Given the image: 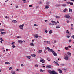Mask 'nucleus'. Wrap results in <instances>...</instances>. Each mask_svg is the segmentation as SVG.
Wrapping results in <instances>:
<instances>
[{"mask_svg": "<svg viewBox=\"0 0 74 74\" xmlns=\"http://www.w3.org/2000/svg\"><path fill=\"white\" fill-rule=\"evenodd\" d=\"M45 49L47 51H48V50L49 52H51L53 54L54 56H57V54H56V53L52 49H50L49 47H46L45 48Z\"/></svg>", "mask_w": 74, "mask_h": 74, "instance_id": "obj_1", "label": "nucleus"}, {"mask_svg": "<svg viewBox=\"0 0 74 74\" xmlns=\"http://www.w3.org/2000/svg\"><path fill=\"white\" fill-rule=\"evenodd\" d=\"M48 72L50 74H58L55 71H52L50 70H48Z\"/></svg>", "mask_w": 74, "mask_h": 74, "instance_id": "obj_2", "label": "nucleus"}, {"mask_svg": "<svg viewBox=\"0 0 74 74\" xmlns=\"http://www.w3.org/2000/svg\"><path fill=\"white\" fill-rule=\"evenodd\" d=\"M51 22L53 23L52 24V23H50L49 25H57V23L55 21H51Z\"/></svg>", "mask_w": 74, "mask_h": 74, "instance_id": "obj_3", "label": "nucleus"}, {"mask_svg": "<svg viewBox=\"0 0 74 74\" xmlns=\"http://www.w3.org/2000/svg\"><path fill=\"white\" fill-rule=\"evenodd\" d=\"M25 26V24H23L21 25H19L18 27L20 29H21V30H23V26Z\"/></svg>", "mask_w": 74, "mask_h": 74, "instance_id": "obj_4", "label": "nucleus"}, {"mask_svg": "<svg viewBox=\"0 0 74 74\" xmlns=\"http://www.w3.org/2000/svg\"><path fill=\"white\" fill-rule=\"evenodd\" d=\"M64 56V59L65 60H68L70 59V57H69L67 55H66L65 56Z\"/></svg>", "mask_w": 74, "mask_h": 74, "instance_id": "obj_5", "label": "nucleus"}, {"mask_svg": "<svg viewBox=\"0 0 74 74\" xmlns=\"http://www.w3.org/2000/svg\"><path fill=\"white\" fill-rule=\"evenodd\" d=\"M40 58L41 59V60H40V62L42 63H45V60L42 59L41 57H40Z\"/></svg>", "mask_w": 74, "mask_h": 74, "instance_id": "obj_6", "label": "nucleus"}, {"mask_svg": "<svg viewBox=\"0 0 74 74\" xmlns=\"http://www.w3.org/2000/svg\"><path fill=\"white\" fill-rule=\"evenodd\" d=\"M64 18H67V19H69L70 18V15H69V14H66L65 15Z\"/></svg>", "mask_w": 74, "mask_h": 74, "instance_id": "obj_7", "label": "nucleus"}, {"mask_svg": "<svg viewBox=\"0 0 74 74\" xmlns=\"http://www.w3.org/2000/svg\"><path fill=\"white\" fill-rule=\"evenodd\" d=\"M44 42H45L46 44H51V42L49 41H46Z\"/></svg>", "mask_w": 74, "mask_h": 74, "instance_id": "obj_8", "label": "nucleus"}, {"mask_svg": "<svg viewBox=\"0 0 74 74\" xmlns=\"http://www.w3.org/2000/svg\"><path fill=\"white\" fill-rule=\"evenodd\" d=\"M18 43H20V44H22V43L23 42V41L20 40H18Z\"/></svg>", "mask_w": 74, "mask_h": 74, "instance_id": "obj_9", "label": "nucleus"}, {"mask_svg": "<svg viewBox=\"0 0 74 74\" xmlns=\"http://www.w3.org/2000/svg\"><path fill=\"white\" fill-rule=\"evenodd\" d=\"M67 54L69 55V56H71V53L70 52H67Z\"/></svg>", "mask_w": 74, "mask_h": 74, "instance_id": "obj_10", "label": "nucleus"}, {"mask_svg": "<svg viewBox=\"0 0 74 74\" xmlns=\"http://www.w3.org/2000/svg\"><path fill=\"white\" fill-rule=\"evenodd\" d=\"M58 71L60 73H62L63 71H62V70H60V69H58Z\"/></svg>", "mask_w": 74, "mask_h": 74, "instance_id": "obj_11", "label": "nucleus"}, {"mask_svg": "<svg viewBox=\"0 0 74 74\" xmlns=\"http://www.w3.org/2000/svg\"><path fill=\"white\" fill-rule=\"evenodd\" d=\"M54 63H55V64H56V65H57L58 66H59V64H58V63L56 62L55 61L53 62Z\"/></svg>", "mask_w": 74, "mask_h": 74, "instance_id": "obj_12", "label": "nucleus"}, {"mask_svg": "<svg viewBox=\"0 0 74 74\" xmlns=\"http://www.w3.org/2000/svg\"><path fill=\"white\" fill-rule=\"evenodd\" d=\"M11 73L12 74H15V71H12L11 72Z\"/></svg>", "mask_w": 74, "mask_h": 74, "instance_id": "obj_13", "label": "nucleus"}, {"mask_svg": "<svg viewBox=\"0 0 74 74\" xmlns=\"http://www.w3.org/2000/svg\"><path fill=\"white\" fill-rule=\"evenodd\" d=\"M31 56H32V57H36V55L33 54H31Z\"/></svg>", "mask_w": 74, "mask_h": 74, "instance_id": "obj_14", "label": "nucleus"}, {"mask_svg": "<svg viewBox=\"0 0 74 74\" xmlns=\"http://www.w3.org/2000/svg\"><path fill=\"white\" fill-rule=\"evenodd\" d=\"M22 1L24 3H27L26 0H22Z\"/></svg>", "mask_w": 74, "mask_h": 74, "instance_id": "obj_15", "label": "nucleus"}, {"mask_svg": "<svg viewBox=\"0 0 74 74\" xmlns=\"http://www.w3.org/2000/svg\"><path fill=\"white\" fill-rule=\"evenodd\" d=\"M56 18L57 19H60V17L58 16H56Z\"/></svg>", "mask_w": 74, "mask_h": 74, "instance_id": "obj_16", "label": "nucleus"}, {"mask_svg": "<svg viewBox=\"0 0 74 74\" xmlns=\"http://www.w3.org/2000/svg\"><path fill=\"white\" fill-rule=\"evenodd\" d=\"M67 11V9L66 8H65L64 9L63 12H66Z\"/></svg>", "mask_w": 74, "mask_h": 74, "instance_id": "obj_17", "label": "nucleus"}, {"mask_svg": "<svg viewBox=\"0 0 74 74\" xmlns=\"http://www.w3.org/2000/svg\"><path fill=\"white\" fill-rule=\"evenodd\" d=\"M5 63L6 64H10V63L8 62H5Z\"/></svg>", "mask_w": 74, "mask_h": 74, "instance_id": "obj_18", "label": "nucleus"}, {"mask_svg": "<svg viewBox=\"0 0 74 74\" xmlns=\"http://www.w3.org/2000/svg\"><path fill=\"white\" fill-rule=\"evenodd\" d=\"M37 52L38 53H41V52H42V50H38L37 51Z\"/></svg>", "mask_w": 74, "mask_h": 74, "instance_id": "obj_19", "label": "nucleus"}, {"mask_svg": "<svg viewBox=\"0 0 74 74\" xmlns=\"http://www.w3.org/2000/svg\"><path fill=\"white\" fill-rule=\"evenodd\" d=\"M34 37H35V38H38V35L36 34L34 35Z\"/></svg>", "mask_w": 74, "mask_h": 74, "instance_id": "obj_20", "label": "nucleus"}, {"mask_svg": "<svg viewBox=\"0 0 74 74\" xmlns=\"http://www.w3.org/2000/svg\"><path fill=\"white\" fill-rule=\"evenodd\" d=\"M5 33H6V32H1V34H2L3 35L5 34Z\"/></svg>", "mask_w": 74, "mask_h": 74, "instance_id": "obj_21", "label": "nucleus"}, {"mask_svg": "<svg viewBox=\"0 0 74 74\" xmlns=\"http://www.w3.org/2000/svg\"><path fill=\"white\" fill-rule=\"evenodd\" d=\"M34 67L36 68L38 67V65L37 64H36L34 65Z\"/></svg>", "mask_w": 74, "mask_h": 74, "instance_id": "obj_22", "label": "nucleus"}, {"mask_svg": "<svg viewBox=\"0 0 74 74\" xmlns=\"http://www.w3.org/2000/svg\"><path fill=\"white\" fill-rule=\"evenodd\" d=\"M12 22H13V23H17V21L16 20H13Z\"/></svg>", "mask_w": 74, "mask_h": 74, "instance_id": "obj_23", "label": "nucleus"}, {"mask_svg": "<svg viewBox=\"0 0 74 74\" xmlns=\"http://www.w3.org/2000/svg\"><path fill=\"white\" fill-rule=\"evenodd\" d=\"M27 58L28 59H30L31 58V57L30 56H27Z\"/></svg>", "mask_w": 74, "mask_h": 74, "instance_id": "obj_24", "label": "nucleus"}, {"mask_svg": "<svg viewBox=\"0 0 74 74\" xmlns=\"http://www.w3.org/2000/svg\"><path fill=\"white\" fill-rule=\"evenodd\" d=\"M53 33V32H52V30H51L49 31V33L50 34H52Z\"/></svg>", "mask_w": 74, "mask_h": 74, "instance_id": "obj_25", "label": "nucleus"}, {"mask_svg": "<svg viewBox=\"0 0 74 74\" xmlns=\"http://www.w3.org/2000/svg\"><path fill=\"white\" fill-rule=\"evenodd\" d=\"M30 45H31V46H34V44H33V43H31L30 44Z\"/></svg>", "mask_w": 74, "mask_h": 74, "instance_id": "obj_26", "label": "nucleus"}, {"mask_svg": "<svg viewBox=\"0 0 74 74\" xmlns=\"http://www.w3.org/2000/svg\"><path fill=\"white\" fill-rule=\"evenodd\" d=\"M48 68H51L52 67L51 65H48L47 66Z\"/></svg>", "mask_w": 74, "mask_h": 74, "instance_id": "obj_27", "label": "nucleus"}, {"mask_svg": "<svg viewBox=\"0 0 74 74\" xmlns=\"http://www.w3.org/2000/svg\"><path fill=\"white\" fill-rule=\"evenodd\" d=\"M43 71H44V70L42 69H40V72H43Z\"/></svg>", "mask_w": 74, "mask_h": 74, "instance_id": "obj_28", "label": "nucleus"}, {"mask_svg": "<svg viewBox=\"0 0 74 74\" xmlns=\"http://www.w3.org/2000/svg\"><path fill=\"white\" fill-rule=\"evenodd\" d=\"M62 70H63V71H66V70H67V69H65V68H62Z\"/></svg>", "mask_w": 74, "mask_h": 74, "instance_id": "obj_29", "label": "nucleus"}, {"mask_svg": "<svg viewBox=\"0 0 74 74\" xmlns=\"http://www.w3.org/2000/svg\"><path fill=\"white\" fill-rule=\"evenodd\" d=\"M69 4L70 5H73V3H72L71 2H70Z\"/></svg>", "mask_w": 74, "mask_h": 74, "instance_id": "obj_30", "label": "nucleus"}, {"mask_svg": "<svg viewBox=\"0 0 74 74\" xmlns=\"http://www.w3.org/2000/svg\"><path fill=\"white\" fill-rule=\"evenodd\" d=\"M60 4H57L56 5V7H60Z\"/></svg>", "mask_w": 74, "mask_h": 74, "instance_id": "obj_31", "label": "nucleus"}, {"mask_svg": "<svg viewBox=\"0 0 74 74\" xmlns=\"http://www.w3.org/2000/svg\"><path fill=\"white\" fill-rule=\"evenodd\" d=\"M65 49H66V50H69V48H68V47H66Z\"/></svg>", "mask_w": 74, "mask_h": 74, "instance_id": "obj_32", "label": "nucleus"}, {"mask_svg": "<svg viewBox=\"0 0 74 74\" xmlns=\"http://www.w3.org/2000/svg\"><path fill=\"white\" fill-rule=\"evenodd\" d=\"M49 8L48 6H46L45 7V8H46V9H48Z\"/></svg>", "mask_w": 74, "mask_h": 74, "instance_id": "obj_33", "label": "nucleus"}, {"mask_svg": "<svg viewBox=\"0 0 74 74\" xmlns=\"http://www.w3.org/2000/svg\"><path fill=\"white\" fill-rule=\"evenodd\" d=\"M56 28L57 29H59L60 27L59 26H56Z\"/></svg>", "mask_w": 74, "mask_h": 74, "instance_id": "obj_34", "label": "nucleus"}, {"mask_svg": "<svg viewBox=\"0 0 74 74\" xmlns=\"http://www.w3.org/2000/svg\"><path fill=\"white\" fill-rule=\"evenodd\" d=\"M69 12H72V9L69 8Z\"/></svg>", "mask_w": 74, "mask_h": 74, "instance_id": "obj_35", "label": "nucleus"}, {"mask_svg": "<svg viewBox=\"0 0 74 74\" xmlns=\"http://www.w3.org/2000/svg\"><path fill=\"white\" fill-rule=\"evenodd\" d=\"M62 6H63V7H66V4H63L62 5Z\"/></svg>", "mask_w": 74, "mask_h": 74, "instance_id": "obj_36", "label": "nucleus"}, {"mask_svg": "<svg viewBox=\"0 0 74 74\" xmlns=\"http://www.w3.org/2000/svg\"><path fill=\"white\" fill-rule=\"evenodd\" d=\"M47 60H48V61L49 62H50V61H51V60H50L49 58H47Z\"/></svg>", "mask_w": 74, "mask_h": 74, "instance_id": "obj_37", "label": "nucleus"}, {"mask_svg": "<svg viewBox=\"0 0 74 74\" xmlns=\"http://www.w3.org/2000/svg\"><path fill=\"white\" fill-rule=\"evenodd\" d=\"M66 33H68V34H69V30H67L66 31Z\"/></svg>", "mask_w": 74, "mask_h": 74, "instance_id": "obj_38", "label": "nucleus"}, {"mask_svg": "<svg viewBox=\"0 0 74 74\" xmlns=\"http://www.w3.org/2000/svg\"><path fill=\"white\" fill-rule=\"evenodd\" d=\"M12 45H14L15 44V42H13L11 44Z\"/></svg>", "mask_w": 74, "mask_h": 74, "instance_id": "obj_39", "label": "nucleus"}, {"mask_svg": "<svg viewBox=\"0 0 74 74\" xmlns=\"http://www.w3.org/2000/svg\"><path fill=\"white\" fill-rule=\"evenodd\" d=\"M69 42H71V39H70V40H69Z\"/></svg>", "mask_w": 74, "mask_h": 74, "instance_id": "obj_40", "label": "nucleus"}, {"mask_svg": "<svg viewBox=\"0 0 74 74\" xmlns=\"http://www.w3.org/2000/svg\"><path fill=\"white\" fill-rule=\"evenodd\" d=\"M46 4H49V2H46Z\"/></svg>", "mask_w": 74, "mask_h": 74, "instance_id": "obj_41", "label": "nucleus"}, {"mask_svg": "<svg viewBox=\"0 0 74 74\" xmlns=\"http://www.w3.org/2000/svg\"><path fill=\"white\" fill-rule=\"evenodd\" d=\"M70 2H66V3L67 4H70Z\"/></svg>", "mask_w": 74, "mask_h": 74, "instance_id": "obj_42", "label": "nucleus"}, {"mask_svg": "<svg viewBox=\"0 0 74 74\" xmlns=\"http://www.w3.org/2000/svg\"><path fill=\"white\" fill-rule=\"evenodd\" d=\"M45 32L46 33H48V31L47 30H45Z\"/></svg>", "mask_w": 74, "mask_h": 74, "instance_id": "obj_43", "label": "nucleus"}, {"mask_svg": "<svg viewBox=\"0 0 74 74\" xmlns=\"http://www.w3.org/2000/svg\"><path fill=\"white\" fill-rule=\"evenodd\" d=\"M9 70H11L12 69V67H10L9 68Z\"/></svg>", "mask_w": 74, "mask_h": 74, "instance_id": "obj_44", "label": "nucleus"}, {"mask_svg": "<svg viewBox=\"0 0 74 74\" xmlns=\"http://www.w3.org/2000/svg\"><path fill=\"white\" fill-rule=\"evenodd\" d=\"M3 31H4V29H1L0 30L1 32H3Z\"/></svg>", "mask_w": 74, "mask_h": 74, "instance_id": "obj_45", "label": "nucleus"}, {"mask_svg": "<svg viewBox=\"0 0 74 74\" xmlns=\"http://www.w3.org/2000/svg\"><path fill=\"white\" fill-rule=\"evenodd\" d=\"M16 71H19V69H16Z\"/></svg>", "mask_w": 74, "mask_h": 74, "instance_id": "obj_46", "label": "nucleus"}, {"mask_svg": "<svg viewBox=\"0 0 74 74\" xmlns=\"http://www.w3.org/2000/svg\"><path fill=\"white\" fill-rule=\"evenodd\" d=\"M3 50V51L4 52H5V50H4V48H3L2 49Z\"/></svg>", "mask_w": 74, "mask_h": 74, "instance_id": "obj_47", "label": "nucleus"}, {"mask_svg": "<svg viewBox=\"0 0 74 74\" xmlns=\"http://www.w3.org/2000/svg\"><path fill=\"white\" fill-rule=\"evenodd\" d=\"M0 40H1V41H3V39L1 38H0Z\"/></svg>", "mask_w": 74, "mask_h": 74, "instance_id": "obj_48", "label": "nucleus"}, {"mask_svg": "<svg viewBox=\"0 0 74 74\" xmlns=\"http://www.w3.org/2000/svg\"><path fill=\"white\" fill-rule=\"evenodd\" d=\"M45 22H48V20H45Z\"/></svg>", "mask_w": 74, "mask_h": 74, "instance_id": "obj_49", "label": "nucleus"}, {"mask_svg": "<svg viewBox=\"0 0 74 74\" xmlns=\"http://www.w3.org/2000/svg\"><path fill=\"white\" fill-rule=\"evenodd\" d=\"M15 47H16V46H15V45H13V46H12V47L13 48H15Z\"/></svg>", "mask_w": 74, "mask_h": 74, "instance_id": "obj_50", "label": "nucleus"}, {"mask_svg": "<svg viewBox=\"0 0 74 74\" xmlns=\"http://www.w3.org/2000/svg\"><path fill=\"white\" fill-rule=\"evenodd\" d=\"M21 67H23V66H24V65L23 64H21Z\"/></svg>", "mask_w": 74, "mask_h": 74, "instance_id": "obj_51", "label": "nucleus"}, {"mask_svg": "<svg viewBox=\"0 0 74 74\" xmlns=\"http://www.w3.org/2000/svg\"><path fill=\"white\" fill-rule=\"evenodd\" d=\"M61 66H64V64H61Z\"/></svg>", "mask_w": 74, "mask_h": 74, "instance_id": "obj_52", "label": "nucleus"}, {"mask_svg": "<svg viewBox=\"0 0 74 74\" xmlns=\"http://www.w3.org/2000/svg\"><path fill=\"white\" fill-rule=\"evenodd\" d=\"M39 4H42V2H39Z\"/></svg>", "mask_w": 74, "mask_h": 74, "instance_id": "obj_53", "label": "nucleus"}, {"mask_svg": "<svg viewBox=\"0 0 74 74\" xmlns=\"http://www.w3.org/2000/svg\"><path fill=\"white\" fill-rule=\"evenodd\" d=\"M29 7H32V5H31L29 6Z\"/></svg>", "mask_w": 74, "mask_h": 74, "instance_id": "obj_54", "label": "nucleus"}, {"mask_svg": "<svg viewBox=\"0 0 74 74\" xmlns=\"http://www.w3.org/2000/svg\"><path fill=\"white\" fill-rule=\"evenodd\" d=\"M17 38H20V37H19V36H17Z\"/></svg>", "mask_w": 74, "mask_h": 74, "instance_id": "obj_55", "label": "nucleus"}, {"mask_svg": "<svg viewBox=\"0 0 74 74\" xmlns=\"http://www.w3.org/2000/svg\"><path fill=\"white\" fill-rule=\"evenodd\" d=\"M67 23H69L70 22V21H69V20H67Z\"/></svg>", "mask_w": 74, "mask_h": 74, "instance_id": "obj_56", "label": "nucleus"}, {"mask_svg": "<svg viewBox=\"0 0 74 74\" xmlns=\"http://www.w3.org/2000/svg\"><path fill=\"white\" fill-rule=\"evenodd\" d=\"M71 46H69L68 47V48H71Z\"/></svg>", "mask_w": 74, "mask_h": 74, "instance_id": "obj_57", "label": "nucleus"}, {"mask_svg": "<svg viewBox=\"0 0 74 74\" xmlns=\"http://www.w3.org/2000/svg\"><path fill=\"white\" fill-rule=\"evenodd\" d=\"M67 38H70V36H67Z\"/></svg>", "mask_w": 74, "mask_h": 74, "instance_id": "obj_58", "label": "nucleus"}, {"mask_svg": "<svg viewBox=\"0 0 74 74\" xmlns=\"http://www.w3.org/2000/svg\"><path fill=\"white\" fill-rule=\"evenodd\" d=\"M37 24H34V26H37Z\"/></svg>", "mask_w": 74, "mask_h": 74, "instance_id": "obj_59", "label": "nucleus"}, {"mask_svg": "<svg viewBox=\"0 0 74 74\" xmlns=\"http://www.w3.org/2000/svg\"><path fill=\"white\" fill-rule=\"evenodd\" d=\"M8 18V17L7 16H5V19H6V18Z\"/></svg>", "mask_w": 74, "mask_h": 74, "instance_id": "obj_60", "label": "nucleus"}, {"mask_svg": "<svg viewBox=\"0 0 74 74\" xmlns=\"http://www.w3.org/2000/svg\"><path fill=\"white\" fill-rule=\"evenodd\" d=\"M54 43H56V41L55 40L54 42Z\"/></svg>", "mask_w": 74, "mask_h": 74, "instance_id": "obj_61", "label": "nucleus"}, {"mask_svg": "<svg viewBox=\"0 0 74 74\" xmlns=\"http://www.w3.org/2000/svg\"><path fill=\"white\" fill-rule=\"evenodd\" d=\"M6 51H8V49H7L6 50Z\"/></svg>", "mask_w": 74, "mask_h": 74, "instance_id": "obj_62", "label": "nucleus"}, {"mask_svg": "<svg viewBox=\"0 0 74 74\" xmlns=\"http://www.w3.org/2000/svg\"><path fill=\"white\" fill-rule=\"evenodd\" d=\"M73 24H71V26H73Z\"/></svg>", "mask_w": 74, "mask_h": 74, "instance_id": "obj_63", "label": "nucleus"}, {"mask_svg": "<svg viewBox=\"0 0 74 74\" xmlns=\"http://www.w3.org/2000/svg\"><path fill=\"white\" fill-rule=\"evenodd\" d=\"M70 18V19H72L73 18H72V17H69Z\"/></svg>", "mask_w": 74, "mask_h": 74, "instance_id": "obj_64", "label": "nucleus"}]
</instances>
